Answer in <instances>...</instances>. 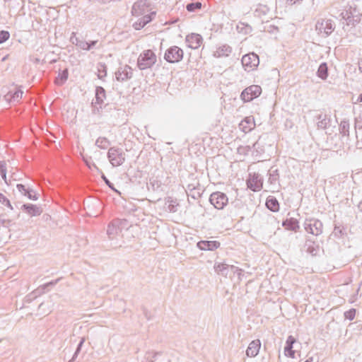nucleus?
<instances>
[{
    "label": "nucleus",
    "mask_w": 362,
    "mask_h": 362,
    "mask_svg": "<svg viewBox=\"0 0 362 362\" xmlns=\"http://www.w3.org/2000/svg\"><path fill=\"white\" fill-rule=\"evenodd\" d=\"M343 29L353 35L361 34L359 24L361 21L362 13L355 4L349 5L346 9L340 14Z\"/></svg>",
    "instance_id": "obj_1"
},
{
    "label": "nucleus",
    "mask_w": 362,
    "mask_h": 362,
    "mask_svg": "<svg viewBox=\"0 0 362 362\" xmlns=\"http://www.w3.org/2000/svg\"><path fill=\"white\" fill-rule=\"evenodd\" d=\"M150 11L147 0H139L134 4L132 8V16H141L133 23L132 26L135 30H141L153 20L156 13L155 11L150 12Z\"/></svg>",
    "instance_id": "obj_2"
},
{
    "label": "nucleus",
    "mask_w": 362,
    "mask_h": 362,
    "mask_svg": "<svg viewBox=\"0 0 362 362\" xmlns=\"http://www.w3.org/2000/svg\"><path fill=\"white\" fill-rule=\"evenodd\" d=\"M156 62V55L151 49L143 51L137 59V66L141 70L151 68Z\"/></svg>",
    "instance_id": "obj_3"
},
{
    "label": "nucleus",
    "mask_w": 362,
    "mask_h": 362,
    "mask_svg": "<svg viewBox=\"0 0 362 362\" xmlns=\"http://www.w3.org/2000/svg\"><path fill=\"white\" fill-rule=\"evenodd\" d=\"M107 158L112 166L117 167L125 161V153L122 148L111 147L108 150Z\"/></svg>",
    "instance_id": "obj_4"
},
{
    "label": "nucleus",
    "mask_w": 362,
    "mask_h": 362,
    "mask_svg": "<svg viewBox=\"0 0 362 362\" xmlns=\"http://www.w3.org/2000/svg\"><path fill=\"white\" fill-rule=\"evenodd\" d=\"M305 230L313 235L318 236L323 232V224L317 218L306 219L304 222Z\"/></svg>",
    "instance_id": "obj_5"
},
{
    "label": "nucleus",
    "mask_w": 362,
    "mask_h": 362,
    "mask_svg": "<svg viewBox=\"0 0 362 362\" xmlns=\"http://www.w3.org/2000/svg\"><path fill=\"white\" fill-rule=\"evenodd\" d=\"M183 56V50L175 45L167 49L164 54V59L169 63H177L182 59Z\"/></svg>",
    "instance_id": "obj_6"
},
{
    "label": "nucleus",
    "mask_w": 362,
    "mask_h": 362,
    "mask_svg": "<svg viewBox=\"0 0 362 362\" xmlns=\"http://www.w3.org/2000/svg\"><path fill=\"white\" fill-rule=\"evenodd\" d=\"M125 219H115L111 221L107 228V235L110 240H115L122 231L121 226L126 223Z\"/></svg>",
    "instance_id": "obj_7"
},
{
    "label": "nucleus",
    "mask_w": 362,
    "mask_h": 362,
    "mask_svg": "<svg viewBox=\"0 0 362 362\" xmlns=\"http://www.w3.org/2000/svg\"><path fill=\"white\" fill-rule=\"evenodd\" d=\"M316 30L325 37L329 36L335 29V23L331 19H321L315 25Z\"/></svg>",
    "instance_id": "obj_8"
},
{
    "label": "nucleus",
    "mask_w": 362,
    "mask_h": 362,
    "mask_svg": "<svg viewBox=\"0 0 362 362\" xmlns=\"http://www.w3.org/2000/svg\"><path fill=\"white\" fill-rule=\"evenodd\" d=\"M262 88L257 85H252L241 93L240 98L244 102H250L260 95Z\"/></svg>",
    "instance_id": "obj_9"
},
{
    "label": "nucleus",
    "mask_w": 362,
    "mask_h": 362,
    "mask_svg": "<svg viewBox=\"0 0 362 362\" xmlns=\"http://www.w3.org/2000/svg\"><path fill=\"white\" fill-rule=\"evenodd\" d=\"M245 71H250L255 69L259 64V59L257 54L254 52L244 55L241 60Z\"/></svg>",
    "instance_id": "obj_10"
},
{
    "label": "nucleus",
    "mask_w": 362,
    "mask_h": 362,
    "mask_svg": "<svg viewBox=\"0 0 362 362\" xmlns=\"http://www.w3.org/2000/svg\"><path fill=\"white\" fill-rule=\"evenodd\" d=\"M210 203L217 209H222L228 203L226 194L221 192H213L209 197Z\"/></svg>",
    "instance_id": "obj_11"
},
{
    "label": "nucleus",
    "mask_w": 362,
    "mask_h": 362,
    "mask_svg": "<svg viewBox=\"0 0 362 362\" xmlns=\"http://www.w3.org/2000/svg\"><path fill=\"white\" fill-rule=\"evenodd\" d=\"M262 185V179L258 173L250 174V177L247 180V186L250 189L258 192L261 190Z\"/></svg>",
    "instance_id": "obj_12"
},
{
    "label": "nucleus",
    "mask_w": 362,
    "mask_h": 362,
    "mask_svg": "<svg viewBox=\"0 0 362 362\" xmlns=\"http://www.w3.org/2000/svg\"><path fill=\"white\" fill-rule=\"evenodd\" d=\"M132 76L133 70L128 65L119 67L115 73V77L119 81H124L130 79Z\"/></svg>",
    "instance_id": "obj_13"
},
{
    "label": "nucleus",
    "mask_w": 362,
    "mask_h": 362,
    "mask_svg": "<svg viewBox=\"0 0 362 362\" xmlns=\"http://www.w3.org/2000/svg\"><path fill=\"white\" fill-rule=\"evenodd\" d=\"M233 48L228 44H221L217 46L213 56L216 58L227 57L232 53Z\"/></svg>",
    "instance_id": "obj_14"
},
{
    "label": "nucleus",
    "mask_w": 362,
    "mask_h": 362,
    "mask_svg": "<svg viewBox=\"0 0 362 362\" xmlns=\"http://www.w3.org/2000/svg\"><path fill=\"white\" fill-rule=\"evenodd\" d=\"M21 209L30 216H37L42 213V209L40 206L32 204H24L21 205Z\"/></svg>",
    "instance_id": "obj_15"
},
{
    "label": "nucleus",
    "mask_w": 362,
    "mask_h": 362,
    "mask_svg": "<svg viewBox=\"0 0 362 362\" xmlns=\"http://www.w3.org/2000/svg\"><path fill=\"white\" fill-rule=\"evenodd\" d=\"M202 37L197 33H192L186 37V42L192 49H197L202 42Z\"/></svg>",
    "instance_id": "obj_16"
},
{
    "label": "nucleus",
    "mask_w": 362,
    "mask_h": 362,
    "mask_svg": "<svg viewBox=\"0 0 362 362\" xmlns=\"http://www.w3.org/2000/svg\"><path fill=\"white\" fill-rule=\"evenodd\" d=\"M255 127V119L252 116L246 117L239 124L240 129L245 133L250 132Z\"/></svg>",
    "instance_id": "obj_17"
},
{
    "label": "nucleus",
    "mask_w": 362,
    "mask_h": 362,
    "mask_svg": "<svg viewBox=\"0 0 362 362\" xmlns=\"http://www.w3.org/2000/svg\"><path fill=\"white\" fill-rule=\"evenodd\" d=\"M261 347V342L259 339H255L252 341L247 350H246V355L248 357H255L256 356L259 351V349Z\"/></svg>",
    "instance_id": "obj_18"
},
{
    "label": "nucleus",
    "mask_w": 362,
    "mask_h": 362,
    "mask_svg": "<svg viewBox=\"0 0 362 362\" xmlns=\"http://www.w3.org/2000/svg\"><path fill=\"white\" fill-rule=\"evenodd\" d=\"M220 246V243L215 240H201L197 247L202 250H214Z\"/></svg>",
    "instance_id": "obj_19"
},
{
    "label": "nucleus",
    "mask_w": 362,
    "mask_h": 362,
    "mask_svg": "<svg viewBox=\"0 0 362 362\" xmlns=\"http://www.w3.org/2000/svg\"><path fill=\"white\" fill-rule=\"evenodd\" d=\"M268 175H269L268 181L270 185L276 186L278 187H280V184H279L280 175H279L278 169L274 168V167H272L270 168V170H269Z\"/></svg>",
    "instance_id": "obj_20"
},
{
    "label": "nucleus",
    "mask_w": 362,
    "mask_h": 362,
    "mask_svg": "<svg viewBox=\"0 0 362 362\" xmlns=\"http://www.w3.org/2000/svg\"><path fill=\"white\" fill-rule=\"evenodd\" d=\"M317 126L318 129H325L329 124L330 118L324 113H320L316 117Z\"/></svg>",
    "instance_id": "obj_21"
},
{
    "label": "nucleus",
    "mask_w": 362,
    "mask_h": 362,
    "mask_svg": "<svg viewBox=\"0 0 362 362\" xmlns=\"http://www.w3.org/2000/svg\"><path fill=\"white\" fill-rule=\"evenodd\" d=\"M296 342V339L290 335L286 339V346L284 347L285 355L291 358L294 357L295 352L293 350V345Z\"/></svg>",
    "instance_id": "obj_22"
},
{
    "label": "nucleus",
    "mask_w": 362,
    "mask_h": 362,
    "mask_svg": "<svg viewBox=\"0 0 362 362\" xmlns=\"http://www.w3.org/2000/svg\"><path fill=\"white\" fill-rule=\"evenodd\" d=\"M282 225L286 229L295 232L300 228L298 220L294 218L286 219L283 221Z\"/></svg>",
    "instance_id": "obj_23"
},
{
    "label": "nucleus",
    "mask_w": 362,
    "mask_h": 362,
    "mask_svg": "<svg viewBox=\"0 0 362 362\" xmlns=\"http://www.w3.org/2000/svg\"><path fill=\"white\" fill-rule=\"evenodd\" d=\"M265 205L271 211L277 212L279 211V203L276 198L273 196H269L267 198Z\"/></svg>",
    "instance_id": "obj_24"
},
{
    "label": "nucleus",
    "mask_w": 362,
    "mask_h": 362,
    "mask_svg": "<svg viewBox=\"0 0 362 362\" xmlns=\"http://www.w3.org/2000/svg\"><path fill=\"white\" fill-rule=\"evenodd\" d=\"M307 252L312 255H315L318 250V245L310 238H307L304 245Z\"/></svg>",
    "instance_id": "obj_25"
},
{
    "label": "nucleus",
    "mask_w": 362,
    "mask_h": 362,
    "mask_svg": "<svg viewBox=\"0 0 362 362\" xmlns=\"http://www.w3.org/2000/svg\"><path fill=\"white\" fill-rule=\"evenodd\" d=\"M230 267L231 265L225 263H216L214 264V269L217 274H221L223 276H227Z\"/></svg>",
    "instance_id": "obj_26"
},
{
    "label": "nucleus",
    "mask_w": 362,
    "mask_h": 362,
    "mask_svg": "<svg viewBox=\"0 0 362 362\" xmlns=\"http://www.w3.org/2000/svg\"><path fill=\"white\" fill-rule=\"evenodd\" d=\"M106 98L105 90L101 86H97L95 89V104L102 105Z\"/></svg>",
    "instance_id": "obj_27"
},
{
    "label": "nucleus",
    "mask_w": 362,
    "mask_h": 362,
    "mask_svg": "<svg viewBox=\"0 0 362 362\" xmlns=\"http://www.w3.org/2000/svg\"><path fill=\"white\" fill-rule=\"evenodd\" d=\"M147 185L148 190L159 191L161 189V181L157 177H151Z\"/></svg>",
    "instance_id": "obj_28"
},
{
    "label": "nucleus",
    "mask_w": 362,
    "mask_h": 362,
    "mask_svg": "<svg viewBox=\"0 0 362 362\" xmlns=\"http://www.w3.org/2000/svg\"><path fill=\"white\" fill-rule=\"evenodd\" d=\"M317 75L322 80H325L328 76V67L327 63L323 62L320 64L318 67Z\"/></svg>",
    "instance_id": "obj_29"
},
{
    "label": "nucleus",
    "mask_w": 362,
    "mask_h": 362,
    "mask_svg": "<svg viewBox=\"0 0 362 362\" xmlns=\"http://www.w3.org/2000/svg\"><path fill=\"white\" fill-rule=\"evenodd\" d=\"M68 76L69 71L67 69H65L59 73L58 76L55 79V83L58 86H62L66 81Z\"/></svg>",
    "instance_id": "obj_30"
},
{
    "label": "nucleus",
    "mask_w": 362,
    "mask_h": 362,
    "mask_svg": "<svg viewBox=\"0 0 362 362\" xmlns=\"http://www.w3.org/2000/svg\"><path fill=\"white\" fill-rule=\"evenodd\" d=\"M349 128L350 124L349 120L344 119L339 124V132L342 136H349Z\"/></svg>",
    "instance_id": "obj_31"
},
{
    "label": "nucleus",
    "mask_w": 362,
    "mask_h": 362,
    "mask_svg": "<svg viewBox=\"0 0 362 362\" xmlns=\"http://www.w3.org/2000/svg\"><path fill=\"white\" fill-rule=\"evenodd\" d=\"M23 94V92L21 90H16L13 93L11 91L8 92L6 97L13 101H18L22 98Z\"/></svg>",
    "instance_id": "obj_32"
},
{
    "label": "nucleus",
    "mask_w": 362,
    "mask_h": 362,
    "mask_svg": "<svg viewBox=\"0 0 362 362\" xmlns=\"http://www.w3.org/2000/svg\"><path fill=\"white\" fill-rule=\"evenodd\" d=\"M95 145L100 148L106 149L110 145V142L106 137H98Z\"/></svg>",
    "instance_id": "obj_33"
},
{
    "label": "nucleus",
    "mask_w": 362,
    "mask_h": 362,
    "mask_svg": "<svg viewBox=\"0 0 362 362\" xmlns=\"http://www.w3.org/2000/svg\"><path fill=\"white\" fill-rule=\"evenodd\" d=\"M202 4L199 1L192 2V3L187 4L186 9L189 12H194L197 10H200L202 8Z\"/></svg>",
    "instance_id": "obj_34"
},
{
    "label": "nucleus",
    "mask_w": 362,
    "mask_h": 362,
    "mask_svg": "<svg viewBox=\"0 0 362 362\" xmlns=\"http://www.w3.org/2000/svg\"><path fill=\"white\" fill-rule=\"evenodd\" d=\"M346 234V230L343 227L335 226L333 231L334 237L340 238Z\"/></svg>",
    "instance_id": "obj_35"
},
{
    "label": "nucleus",
    "mask_w": 362,
    "mask_h": 362,
    "mask_svg": "<svg viewBox=\"0 0 362 362\" xmlns=\"http://www.w3.org/2000/svg\"><path fill=\"white\" fill-rule=\"evenodd\" d=\"M6 163L4 160L0 161V174L2 177V179L5 181L6 183H7L6 180Z\"/></svg>",
    "instance_id": "obj_36"
},
{
    "label": "nucleus",
    "mask_w": 362,
    "mask_h": 362,
    "mask_svg": "<svg viewBox=\"0 0 362 362\" xmlns=\"http://www.w3.org/2000/svg\"><path fill=\"white\" fill-rule=\"evenodd\" d=\"M84 341H85V338L82 337L81 339L78 346H77V348H76V351H75V352H74L71 359L69 362H73V361H74L76 359L78 354L80 353V351L81 350V347H82Z\"/></svg>",
    "instance_id": "obj_37"
},
{
    "label": "nucleus",
    "mask_w": 362,
    "mask_h": 362,
    "mask_svg": "<svg viewBox=\"0 0 362 362\" xmlns=\"http://www.w3.org/2000/svg\"><path fill=\"white\" fill-rule=\"evenodd\" d=\"M91 106H92V113L93 115H97L99 116H100L102 115V110H103L102 105H98V104H95V103L92 102Z\"/></svg>",
    "instance_id": "obj_38"
},
{
    "label": "nucleus",
    "mask_w": 362,
    "mask_h": 362,
    "mask_svg": "<svg viewBox=\"0 0 362 362\" xmlns=\"http://www.w3.org/2000/svg\"><path fill=\"white\" fill-rule=\"evenodd\" d=\"M106 66L104 64H100L98 68V78L102 79L103 77L106 76L107 75V71H106Z\"/></svg>",
    "instance_id": "obj_39"
},
{
    "label": "nucleus",
    "mask_w": 362,
    "mask_h": 362,
    "mask_svg": "<svg viewBox=\"0 0 362 362\" xmlns=\"http://www.w3.org/2000/svg\"><path fill=\"white\" fill-rule=\"evenodd\" d=\"M362 111V105L360 106ZM355 128L358 129L359 132L362 131V112L355 118Z\"/></svg>",
    "instance_id": "obj_40"
},
{
    "label": "nucleus",
    "mask_w": 362,
    "mask_h": 362,
    "mask_svg": "<svg viewBox=\"0 0 362 362\" xmlns=\"http://www.w3.org/2000/svg\"><path fill=\"white\" fill-rule=\"evenodd\" d=\"M25 196L28 197V198L31 200H37L38 199V196L36 192L30 187H28V190Z\"/></svg>",
    "instance_id": "obj_41"
},
{
    "label": "nucleus",
    "mask_w": 362,
    "mask_h": 362,
    "mask_svg": "<svg viewBox=\"0 0 362 362\" xmlns=\"http://www.w3.org/2000/svg\"><path fill=\"white\" fill-rule=\"evenodd\" d=\"M344 317L349 320H353L356 315V309L351 308L344 313Z\"/></svg>",
    "instance_id": "obj_42"
},
{
    "label": "nucleus",
    "mask_w": 362,
    "mask_h": 362,
    "mask_svg": "<svg viewBox=\"0 0 362 362\" xmlns=\"http://www.w3.org/2000/svg\"><path fill=\"white\" fill-rule=\"evenodd\" d=\"M10 37V33L6 30H1L0 31V44L5 42L7 40H8Z\"/></svg>",
    "instance_id": "obj_43"
},
{
    "label": "nucleus",
    "mask_w": 362,
    "mask_h": 362,
    "mask_svg": "<svg viewBox=\"0 0 362 362\" xmlns=\"http://www.w3.org/2000/svg\"><path fill=\"white\" fill-rule=\"evenodd\" d=\"M0 202L2 204H4L9 207L11 210L13 209V206L10 202V201L1 193H0Z\"/></svg>",
    "instance_id": "obj_44"
},
{
    "label": "nucleus",
    "mask_w": 362,
    "mask_h": 362,
    "mask_svg": "<svg viewBox=\"0 0 362 362\" xmlns=\"http://www.w3.org/2000/svg\"><path fill=\"white\" fill-rule=\"evenodd\" d=\"M102 179L105 182V183L113 191L116 192L117 193L119 194V192L114 187V185L106 177V176L103 173L101 176Z\"/></svg>",
    "instance_id": "obj_45"
},
{
    "label": "nucleus",
    "mask_w": 362,
    "mask_h": 362,
    "mask_svg": "<svg viewBox=\"0 0 362 362\" xmlns=\"http://www.w3.org/2000/svg\"><path fill=\"white\" fill-rule=\"evenodd\" d=\"M230 271H231L234 274H237L238 278L240 279V276L243 275V269L233 265H231V267H230Z\"/></svg>",
    "instance_id": "obj_46"
},
{
    "label": "nucleus",
    "mask_w": 362,
    "mask_h": 362,
    "mask_svg": "<svg viewBox=\"0 0 362 362\" xmlns=\"http://www.w3.org/2000/svg\"><path fill=\"white\" fill-rule=\"evenodd\" d=\"M78 48L83 50L89 51L90 47L88 46V42L81 40L78 45L77 46Z\"/></svg>",
    "instance_id": "obj_47"
},
{
    "label": "nucleus",
    "mask_w": 362,
    "mask_h": 362,
    "mask_svg": "<svg viewBox=\"0 0 362 362\" xmlns=\"http://www.w3.org/2000/svg\"><path fill=\"white\" fill-rule=\"evenodd\" d=\"M80 40H81L76 36V33L73 32L70 37V42L77 47L79 44Z\"/></svg>",
    "instance_id": "obj_48"
},
{
    "label": "nucleus",
    "mask_w": 362,
    "mask_h": 362,
    "mask_svg": "<svg viewBox=\"0 0 362 362\" xmlns=\"http://www.w3.org/2000/svg\"><path fill=\"white\" fill-rule=\"evenodd\" d=\"M16 188L22 194L25 195L28 188L23 184H18Z\"/></svg>",
    "instance_id": "obj_49"
},
{
    "label": "nucleus",
    "mask_w": 362,
    "mask_h": 362,
    "mask_svg": "<svg viewBox=\"0 0 362 362\" xmlns=\"http://www.w3.org/2000/svg\"><path fill=\"white\" fill-rule=\"evenodd\" d=\"M168 210L170 212H175L177 211V204H168Z\"/></svg>",
    "instance_id": "obj_50"
},
{
    "label": "nucleus",
    "mask_w": 362,
    "mask_h": 362,
    "mask_svg": "<svg viewBox=\"0 0 362 362\" xmlns=\"http://www.w3.org/2000/svg\"><path fill=\"white\" fill-rule=\"evenodd\" d=\"M98 43V40H91L90 42H88V46L90 47V50L91 49H93V47H95Z\"/></svg>",
    "instance_id": "obj_51"
},
{
    "label": "nucleus",
    "mask_w": 362,
    "mask_h": 362,
    "mask_svg": "<svg viewBox=\"0 0 362 362\" xmlns=\"http://www.w3.org/2000/svg\"><path fill=\"white\" fill-rule=\"evenodd\" d=\"M59 279H57V280H54V281H50V282H49V283L45 284L43 286H44V288H46V287H47V286H54L55 284H57V282L59 281Z\"/></svg>",
    "instance_id": "obj_52"
},
{
    "label": "nucleus",
    "mask_w": 362,
    "mask_h": 362,
    "mask_svg": "<svg viewBox=\"0 0 362 362\" xmlns=\"http://www.w3.org/2000/svg\"><path fill=\"white\" fill-rule=\"evenodd\" d=\"M303 0H286L287 4L289 5H293L295 4H299L302 2Z\"/></svg>",
    "instance_id": "obj_53"
},
{
    "label": "nucleus",
    "mask_w": 362,
    "mask_h": 362,
    "mask_svg": "<svg viewBox=\"0 0 362 362\" xmlns=\"http://www.w3.org/2000/svg\"><path fill=\"white\" fill-rule=\"evenodd\" d=\"M35 298H36V296H34V293H32L30 295L27 296L25 298L26 301L30 302Z\"/></svg>",
    "instance_id": "obj_54"
},
{
    "label": "nucleus",
    "mask_w": 362,
    "mask_h": 362,
    "mask_svg": "<svg viewBox=\"0 0 362 362\" xmlns=\"http://www.w3.org/2000/svg\"><path fill=\"white\" fill-rule=\"evenodd\" d=\"M358 208L359 211L362 212V199H361V201L358 204Z\"/></svg>",
    "instance_id": "obj_55"
},
{
    "label": "nucleus",
    "mask_w": 362,
    "mask_h": 362,
    "mask_svg": "<svg viewBox=\"0 0 362 362\" xmlns=\"http://www.w3.org/2000/svg\"><path fill=\"white\" fill-rule=\"evenodd\" d=\"M359 70L362 72V59L358 62Z\"/></svg>",
    "instance_id": "obj_56"
},
{
    "label": "nucleus",
    "mask_w": 362,
    "mask_h": 362,
    "mask_svg": "<svg viewBox=\"0 0 362 362\" xmlns=\"http://www.w3.org/2000/svg\"><path fill=\"white\" fill-rule=\"evenodd\" d=\"M259 147V141H256L254 144H253V148H255V149H257V148Z\"/></svg>",
    "instance_id": "obj_57"
},
{
    "label": "nucleus",
    "mask_w": 362,
    "mask_h": 362,
    "mask_svg": "<svg viewBox=\"0 0 362 362\" xmlns=\"http://www.w3.org/2000/svg\"><path fill=\"white\" fill-rule=\"evenodd\" d=\"M357 101L362 103V93L358 95Z\"/></svg>",
    "instance_id": "obj_58"
},
{
    "label": "nucleus",
    "mask_w": 362,
    "mask_h": 362,
    "mask_svg": "<svg viewBox=\"0 0 362 362\" xmlns=\"http://www.w3.org/2000/svg\"><path fill=\"white\" fill-rule=\"evenodd\" d=\"M84 160H85V162L86 163L87 165H88L89 168H91L90 164V163H89L86 160H85V159H84Z\"/></svg>",
    "instance_id": "obj_59"
},
{
    "label": "nucleus",
    "mask_w": 362,
    "mask_h": 362,
    "mask_svg": "<svg viewBox=\"0 0 362 362\" xmlns=\"http://www.w3.org/2000/svg\"><path fill=\"white\" fill-rule=\"evenodd\" d=\"M44 306V303H42L39 305V309H41Z\"/></svg>",
    "instance_id": "obj_60"
},
{
    "label": "nucleus",
    "mask_w": 362,
    "mask_h": 362,
    "mask_svg": "<svg viewBox=\"0 0 362 362\" xmlns=\"http://www.w3.org/2000/svg\"><path fill=\"white\" fill-rule=\"evenodd\" d=\"M92 165L95 168H98L97 166L95 165V164L93 163Z\"/></svg>",
    "instance_id": "obj_61"
},
{
    "label": "nucleus",
    "mask_w": 362,
    "mask_h": 362,
    "mask_svg": "<svg viewBox=\"0 0 362 362\" xmlns=\"http://www.w3.org/2000/svg\"><path fill=\"white\" fill-rule=\"evenodd\" d=\"M305 362H310L309 360H306Z\"/></svg>",
    "instance_id": "obj_62"
}]
</instances>
